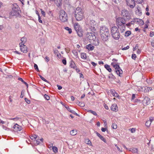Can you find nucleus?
<instances>
[{"label": "nucleus", "mask_w": 154, "mask_h": 154, "mask_svg": "<svg viewBox=\"0 0 154 154\" xmlns=\"http://www.w3.org/2000/svg\"><path fill=\"white\" fill-rule=\"evenodd\" d=\"M12 9L10 15L12 16L17 15L19 14V7L16 3H14L12 5Z\"/></svg>", "instance_id": "nucleus-4"}, {"label": "nucleus", "mask_w": 154, "mask_h": 154, "mask_svg": "<svg viewBox=\"0 0 154 154\" xmlns=\"http://www.w3.org/2000/svg\"><path fill=\"white\" fill-rule=\"evenodd\" d=\"M152 89V88L151 87H146L145 88L144 91L145 92H147L151 91Z\"/></svg>", "instance_id": "nucleus-28"}, {"label": "nucleus", "mask_w": 154, "mask_h": 154, "mask_svg": "<svg viewBox=\"0 0 154 154\" xmlns=\"http://www.w3.org/2000/svg\"><path fill=\"white\" fill-rule=\"evenodd\" d=\"M106 129L104 128H101V131L103 132H105L106 131Z\"/></svg>", "instance_id": "nucleus-60"}, {"label": "nucleus", "mask_w": 154, "mask_h": 154, "mask_svg": "<svg viewBox=\"0 0 154 154\" xmlns=\"http://www.w3.org/2000/svg\"><path fill=\"white\" fill-rule=\"evenodd\" d=\"M79 102V105L81 107H83L85 106V103L84 102Z\"/></svg>", "instance_id": "nucleus-38"}, {"label": "nucleus", "mask_w": 154, "mask_h": 154, "mask_svg": "<svg viewBox=\"0 0 154 154\" xmlns=\"http://www.w3.org/2000/svg\"><path fill=\"white\" fill-rule=\"evenodd\" d=\"M74 14L76 20L77 21H82L85 18L84 12L80 7H77L76 8Z\"/></svg>", "instance_id": "nucleus-1"}, {"label": "nucleus", "mask_w": 154, "mask_h": 154, "mask_svg": "<svg viewBox=\"0 0 154 154\" xmlns=\"http://www.w3.org/2000/svg\"><path fill=\"white\" fill-rule=\"evenodd\" d=\"M14 131L15 132L20 131L22 129L21 126L17 124H15L13 126Z\"/></svg>", "instance_id": "nucleus-12"}, {"label": "nucleus", "mask_w": 154, "mask_h": 154, "mask_svg": "<svg viewBox=\"0 0 154 154\" xmlns=\"http://www.w3.org/2000/svg\"><path fill=\"white\" fill-rule=\"evenodd\" d=\"M131 57L133 59L135 60L136 57V55L135 54H133L132 55Z\"/></svg>", "instance_id": "nucleus-48"}, {"label": "nucleus", "mask_w": 154, "mask_h": 154, "mask_svg": "<svg viewBox=\"0 0 154 154\" xmlns=\"http://www.w3.org/2000/svg\"><path fill=\"white\" fill-rule=\"evenodd\" d=\"M116 63L113 62L111 63V65L115 68L117 74L119 76L121 77L122 75L123 71L119 66Z\"/></svg>", "instance_id": "nucleus-5"}, {"label": "nucleus", "mask_w": 154, "mask_h": 154, "mask_svg": "<svg viewBox=\"0 0 154 154\" xmlns=\"http://www.w3.org/2000/svg\"><path fill=\"white\" fill-rule=\"evenodd\" d=\"M151 123L150 121L148 120L146 122L145 125L146 126L149 127L150 126Z\"/></svg>", "instance_id": "nucleus-36"}, {"label": "nucleus", "mask_w": 154, "mask_h": 154, "mask_svg": "<svg viewBox=\"0 0 154 154\" xmlns=\"http://www.w3.org/2000/svg\"><path fill=\"white\" fill-rule=\"evenodd\" d=\"M112 127L113 129H116L117 128V125L115 123H113L112 125Z\"/></svg>", "instance_id": "nucleus-37"}, {"label": "nucleus", "mask_w": 154, "mask_h": 154, "mask_svg": "<svg viewBox=\"0 0 154 154\" xmlns=\"http://www.w3.org/2000/svg\"><path fill=\"white\" fill-rule=\"evenodd\" d=\"M81 57L82 58L86 60L87 59V57L86 54L84 53H81Z\"/></svg>", "instance_id": "nucleus-27"}, {"label": "nucleus", "mask_w": 154, "mask_h": 154, "mask_svg": "<svg viewBox=\"0 0 154 154\" xmlns=\"http://www.w3.org/2000/svg\"><path fill=\"white\" fill-rule=\"evenodd\" d=\"M116 22L117 24L119 26H122L125 23V20L121 17L117 18L116 19Z\"/></svg>", "instance_id": "nucleus-9"}, {"label": "nucleus", "mask_w": 154, "mask_h": 154, "mask_svg": "<svg viewBox=\"0 0 154 154\" xmlns=\"http://www.w3.org/2000/svg\"><path fill=\"white\" fill-rule=\"evenodd\" d=\"M66 108L67 109V110L73 114H76V115H77V114L74 111L71 109L68 106H66Z\"/></svg>", "instance_id": "nucleus-25"}, {"label": "nucleus", "mask_w": 154, "mask_h": 154, "mask_svg": "<svg viewBox=\"0 0 154 154\" xmlns=\"http://www.w3.org/2000/svg\"><path fill=\"white\" fill-rule=\"evenodd\" d=\"M21 42L20 43H22L23 44H24L26 42L27 39L25 37H23L21 39Z\"/></svg>", "instance_id": "nucleus-29"}, {"label": "nucleus", "mask_w": 154, "mask_h": 154, "mask_svg": "<svg viewBox=\"0 0 154 154\" xmlns=\"http://www.w3.org/2000/svg\"><path fill=\"white\" fill-rule=\"evenodd\" d=\"M57 86L58 87V89L59 90H61L62 88V87L59 85H57Z\"/></svg>", "instance_id": "nucleus-58"}, {"label": "nucleus", "mask_w": 154, "mask_h": 154, "mask_svg": "<svg viewBox=\"0 0 154 154\" xmlns=\"http://www.w3.org/2000/svg\"><path fill=\"white\" fill-rule=\"evenodd\" d=\"M52 149L54 152L57 153L58 152V149L57 147L55 146H53Z\"/></svg>", "instance_id": "nucleus-32"}, {"label": "nucleus", "mask_w": 154, "mask_h": 154, "mask_svg": "<svg viewBox=\"0 0 154 154\" xmlns=\"http://www.w3.org/2000/svg\"><path fill=\"white\" fill-rule=\"evenodd\" d=\"M69 66L71 68L73 69H75L76 67L75 63L73 61H71Z\"/></svg>", "instance_id": "nucleus-24"}, {"label": "nucleus", "mask_w": 154, "mask_h": 154, "mask_svg": "<svg viewBox=\"0 0 154 154\" xmlns=\"http://www.w3.org/2000/svg\"><path fill=\"white\" fill-rule=\"evenodd\" d=\"M127 5L131 8H133L135 6V3L134 0H126Z\"/></svg>", "instance_id": "nucleus-11"}, {"label": "nucleus", "mask_w": 154, "mask_h": 154, "mask_svg": "<svg viewBox=\"0 0 154 154\" xmlns=\"http://www.w3.org/2000/svg\"><path fill=\"white\" fill-rule=\"evenodd\" d=\"M39 76L40 78L43 81L46 82L48 83H49V82L46 80L45 79L44 77H43L41 75H39Z\"/></svg>", "instance_id": "nucleus-40"}, {"label": "nucleus", "mask_w": 154, "mask_h": 154, "mask_svg": "<svg viewBox=\"0 0 154 154\" xmlns=\"http://www.w3.org/2000/svg\"><path fill=\"white\" fill-rule=\"evenodd\" d=\"M86 37L88 39L90 42L94 41L96 38V36L95 35L91 32H88L86 35Z\"/></svg>", "instance_id": "nucleus-8"}, {"label": "nucleus", "mask_w": 154, "mask_h": 154, "mask_svg": "<svg viewBox=\"0 0 154 154\" xmlns=\"http://www.w3.org/2000/svg\"><path fill=\"white\" fill-rule=\"evenodd\" d=\"M111 109L113 111L116 112L118 111V109L117 105L116 104H112L111 106Z\"/></svg>", "instance_id": "nucleus-14"}, {"label": "nucleus", "mask_w": 154, "mask_h": 154, "mask_svg": "<svg viewBox=\"0 0 154 154\" xmlns=\"http://www.w3.org/2000/svg\"><path fill=\"white\" fill-rule=\"evenodd\" d=\"M77 131L76 129H74L72 130L70 132V134L72 135H75L77 134Z\"/></svg>", "instance_id": "nucleus-26"}, {"label": "nucleus", "mask_w": 154, "mask_h": 154, "mask_svg": "<svg viewBox=\"0 0 154 154\" xmlns=\"http://www.w3.org/2000/svg\"><path fill=\"white\" fill-rule=\"evenodd\" d=\"M53 51H54V53L56 55L57 54H59V51H58V50H56V49L54 50Z\"/></svg>", "instance_id": "nucleus-49"}, {"label": "nucleus", "mask_w": 154, "mask_h": 154, "mask_svg": "<svg viewBox=\"0 0 154 154\" xmlns=\"http://www.w3.org/2000/svg\"><path fill=\"white\" fill-rule=\"evenodd\" d=\"M34 68L36 71H37L38 72H39V71L38 68V66L35 63L34 64Z\"/></svg>", "instance_id": "nucleus-42"}, {"label": "nucleus", "mask_w": 154, "mask_h": 154, "mask_svg": "<svg viewBox=\"0 0 154 154\" xmlns=\"http://www.w3.org/2000/svg\"><path fill=\"white\" fill-rule=\"evenodd\" d=\"M100 33L101 38L103 41H106L109 34V29L105 26H102L100 28Z\"/></svg>", "instance_id": "nucleus-2"}, {"label": "nucleus", "mask_w": 154, "mask_h": 154, "mask_svg": "<svg viewBox=\"0 0 154 154\" xmlns=\"http://www.w3.org/2000/svg\"><path fill=\"white\" fill-rule=\"evenodd\" d=\"M45 61L47 62H48V61H49L50 60L49 57H48V56H46L45 57Z\"/></svg>", "instance_id": "nucleus-50"}, {"label": "nucleus", "mask_w": 154, "mask_h": 154, "mask_svg": "<svg viewBox=\"0 0 154 154\" xmlns=\"http://www.w3.org/2000/svg\"><path fill=\"white\" fill-rule=\"evenodd\" d=\"M96 25L95 21L94 20H91L90 22V25L91 28L94 29L95 26Z\"/></svg>", "instance_id": "nucleus-20"}, {"label": "nucleus", "mask_w": 154, "mask_h": 154, "mask_svg": "<svg viewBox=\"0 0 154 154\" xmlns=\"http://www.w3.org/2000/svg\"><path fill=\"white\" fill-rule=\"evenodd\" d=\"M129 48V46H127V47L122 48V50H126L128 49Z\"/></svg>", "instance_id": "nucleus-54"}, {"label": "nucleus", "mask_w": 154, "mask_h": 154, "mask_svg": "<svg viewBox=\"0 0 154 154\" xmlns=\"http://www.w3.org/2000/svg\"><path fill=\"white\" fill-rule=\"evenodd\" d=\"M64 28L66 30L68 31V32L69 34H71L72 32V29L71 28H69V27H65Z\"/></svg>", "instance_id": "nucleus-31"}, {"label": "nucleus", "mask_w": 154, "mask_h": 154, "mask_svg": "<svg viewBox=\"0 0 154 154\" xmlns=\"http://www.w3.org/2000/svg\"><path fill=\"white\" fill-rule=\"evenodd\" d=\"M59 19L63 22H65L67 20V15L63 10L60 11Z\"/></svg>", "instance_id": "nucleus-6"}, {"label": "nucleus", "mask_w": 154, "mask_h": 154, "mask_svg": "<svg viewBox=\"0 0 154 154\" xmlns=\"http://www.w3.org/2000/svg\"><path fill=\"white\" fill-rule=\"evenodd\" d=\"M154 35V32H153L151 31L150 33V36L151 37H153Z\"/></svg>", "instance_id": "nucleus-52"}, {"label": "nucleus", "mask_w": 154, "mask_h": 154, "mask_svg": "<svg viewBox=\"0 0 154 154\" xmlns=\"http://www.w3.org/2000/svg\"><path fill=\"white\" fill-rule=\"evenodd\" d=\"M79 37H82L83 36V32L82 29L76 31Z\"/></svg>", "instance_id": "nucleus-18"}, {"label": "nucleus", "mask_w": 154, "mask_h": 154, "mask_svg": "<svg viewBox=\"0 0 154 154\" xmlns=\"http://www.w3.org/2000/svg\"><path fill=\"white\" fill-rule=\"evenodd\" d=\"M149 121H150V122L151 123L152 121L154 120V118L152 117H150L149 118Z\"/></svg>", "instance_id": "nucleus-57"}, {"label": "nucleus", "mask_w": 154, "mask_h": 154, "mask_svg": "<svg viewBox=\"0 0 154 154\" xmlns=\"http://www.w3.org/2000/svg\"><path fill=\"white\" fill-rule=\"evenodd\" d=\"M87 112H90L93 115H94V116L97 115V114L96 112L95 111H93L92 110H88L87 111Z\"/></svg>", "instance_id": "nucleus-33"}, {"label": "nucleus", "mask_w": 154, "mask_h": 154, "mask_svg": "<svg viewBox=\"0 0 154 154\" xmlns=\"http://www.w3.org/2000/svg\"><path fill=\"white\" fill-rule=\"evenodd\" d=\"M62 63H63L65 65H66V60H62Z\"/></svg>", "instance_id": "nucleus-55"}, {"label": "nucleus", "mask_w": 154, "mask_h": 154, "mask_svg": "<svg viewBox=\"0 0 154 154\" xmlns=\"http://www.w3.org/2000/svg\"><path fill=\"white\" fill-rule=\"evenodd\" d=\"M72 53L74 54L76 56H78V53L75 51H72Z\"/></svg>", "instance_id": "nucleus-56"}, {"label": "nucleus", "mask_w": 154, "mask_h": 154, "mask_svg": "<svg viewBox=\"0 0 154 154\" xmlns=\"http://www.w3.org/2000/svg\"><path fill=\"white\" fill-rule=\"evenodd\" d=\"M40 143V140L38 139L37 140H36V144L37 145H38Z\"/></svg>", "instance_id": "nucleus-62"}, {"label": "nucleus", "mask_w": 154, "mask_h": 154, "mask_svg": "<svg viewBox=\"0 0 154 154\" xmlns=\"http://www.w3.org/2000/svg\"><path fill=\"white\" fill-rule=\"evenodd\" d=\"M121 15L124 18L127 20L130 19V16L128 11L126 10H123L122 11Z\"/></svg>", "instance_id": "nucleus-7"}, {"label": "nucleus", "mask_w": 154, "mask_h": 154, "mask_svg": "<svg viewBox=\"0 0 154 154\" xmlns=\"http://www.w3.org/2000/svg\"><path fill=\"white\" fill-rule=\"evenodd\" d=\"M97 135L98 136L99 138L104 143H106V139L102 135H101L99 133L97 132H95Z\"/></svg>", "instance_id": "nucleus-15"}, {"label": "nucleus", "mask_w": 154, "mask_h": 154, "mask_svg": "<svg viewBox=\"0 0 154 154\" xmlns=\"http://www.w3.org/2000/svg\"><path fill=\"white\" fill-rule=\"evenodd\" d=\"M111 34L114 39L118 40L120 37V34L118 29L116 26L112 27L111 29Z\"/></svg>", "instance_id": "nucleus-3"}, {"label": "nucleus", "mask_w": 154, "mask_h": 154, "mask_svg": "<svg viewBox=\"0 0 154 154\" xmlns=\"http://www.w3.org/2000/svg\"><path fill=\"white\" fill-rule=\"evenodd\" d=\"M94 47L92 45L89 44L86 45V48L89 51H92L94 49Z\"/></svg>", "instance_id": "nucleus-21"}, {"label": "nucleus", "mask_w": 154, "mask_h": 154, "mask_svg": "<svg viewBox=\"0 0 154 154\" xmlns=\"http://www.w3.org/2000/svg\"><path fill=\"white\" fill-rule=\"evenodd\" d=\"M11 120H12L15 121H18L20 119V118H11L10 119Z\"/></svg>", "instance_id": "nucleus-51"}, {"label": "nucleus", "mask_w": 154, "mask_h": 154, "mask_svg": "<svg viewBox=\"0 0 154 154\" xmlns=\"http://www.w3.org/2000/svg\"><path fill=\"white\" fill-rule=\"evenodd\" d=\"M91 63L94 66H96L97 65V64L93 62H91Z\"/></svg>", "instance_id": "nucleus-61"}, {"label": "nucleus", "mask_w": 154, "mask_h": 154, "mask_svg": "<svg viewBox=\"0 0 154 154\" xmlns=\"http://www.w3.org/2000/svg\"><path fill=\"white\" fill-rule=\"evenodd\" d=\"M141 52V50L138 49L137 51V53L138 54H140Z\"/></svg>", "instance_id": "nucleus-64"}, {"label": "nucleus", "mask_w": 154, "mask_h": 154, "mask_svg": "<svg viewBox=\"0 0 154 154\" xmlns=\"http://www.w3.org/2000/svg\"><path fill=\"white\" fill-rule=\"evenodd\" d=\"M122 0H112V1L116 4H119Z\"/></svg>", "instance_id": "nucleus-39"}, {"label": "nucleus", "mask_w": 154, "mask_h": 154, "mask_svg": "<svg viewBox=\"0 0 154 154\" xmlns=\"http://www.w3.org/2000/svg\"><path fill=\"white\" fill-rule=\"evenodd\" d=\"M85 142L88 144H91V142L90 140L89 139H87L86 140Z\"/></svg>", "instance_id": "nucleus-45"}, {"label": "nucleus", "mask_w": 154, "mask_h": 154, "mask_svg": "<svg viewBox=\"0 0 154 154\" xmlns=\"http://www.w3.org/2000/svg\"><path fill=\"white\" fill-rule=\"evenodd\" d=\"M129 151H131L133 153H137V149L135 148H130L128 149Z\"/></svg>", "instance_id": "nucleus-22"}, {"label": "nucleus", "mask_w": 154, "mask_h": 154, "mask_svg": "<svg viewBox=\"0 0 154 154\" xmlns=\"http://www.w3.org/2000/svg\"><path fill=\"white\" fill-rule=\"evenodd\" d=\"M111 93L112 95L115 97H118L119 98L120 96L117 93L116 91L114 90H111Z\"/></svg>", "instance_id": "nucleus-17"}, {"label": "nucleus", "mask_w": 154, "mask_h": 154, "mask_svg": "<svg viewBox=\"0 0 154 154\" xmlns=\"http://www.w3.org/2000/svg\"><path fill=\"white\" fill-rule=\"evenodd\" d=\"M131 33L130 31H126L125 33V36L126 37H128L131 34Z\"/></svg>", "instance_id": "nucleus-34"}, {"label": "nucleus", "mask_w": 154, "mask_h": 154, "mask_svg": "<svg viewBox=\"0 0 154 154\" xmlns=\"http://www.w3.org/2000/svg\"><path fill=\"white\" fill-rule=\"evenodd\" d=\"M143 102L144 105H148L150 103V99L148 97H145L143 100Z\"/></svg>", "instance_id": "nucleus-13"}, {"label": "nucleus", "mask_w": 154, "mask_h": 154, "mask_svg": "<svg viewBox=\"0 0 154 154\" xmlns=\"http://www.w3.org/2000/svg\"><path fill=\"white\" fill-rule=\"evenodd\" d=\"M131 133H134L135 132V130L134 128H132L131 129Z\"/></svg>", "instance_id": "nucleus-63"}, {"label": "nucleus", "mask_w": 154, "mask_h": 154, "mask_svg": "<svg viewBox=\"0 0 154 154\" xmlns=\"http://www.w3.org/2000/svg\"><path fill=\"white\" fill-rule=\"evenodd\" d=\"M74 28L76 31L82 29L78 23H75L74 24Z\"/></svg>", "instance_id": "nucleus-16"}, {"label": "nucleus", "mask_w": 154, "mask_h": 154, "mask_svg": "<svg viewBox=\"0 0 154 154\" xmlns=\"http://www.w3.org/2000/svg\"><path fill=\"white\" fill-rule=\"evenodd\" d=\"M40 10L41 11V13L43 15L44 17H45V13L44 11H43V10L42 9H41Z\"/></svg>", "instance_id": "nucleus-47"}, {"label": "nucleus", "mask_w": 154, "mask_h": 154, "mask_svg": "<svg viewBox=\"0 0 154 154\" xmlns=\"http://www.w3.org/2000/svg\"><path fill=\"white\" fill-rule=\"evenodd\" d=\"M51 1L54 2V3L58 6L61 3L62 0H50Z\"/></svg>", "instance_id": "nucleus-23"}, {"label": "nucleus", "mask_w": 154, "mask_h": 154, "mask_svg": "<svg viewBox=\"0 0 154 154\" xmlns=\"http://www.w3.org/2000/svg\"><path fill=\"white\" fill-rule=\"evenodd\" d=\"M37 138V136L36 135L34 134L31 136L30 137V138L32 140H35Z\"/></svg>", "instance_id": "nucleus-35"}, {"label": "nucleus", "mask_w": 154, "mask_h": 154, "mask_svg": "<svg viewBox=\"0 0 154 154\" xmlns=\"http://www.w3.org/2000/svg\"><path fill=\"white\" fill-rule=\"evenodd\" d=\"M25 101L27 103H30V101L27 98H25Z\"/></svg>", "instance_id": "nucleus-53"}, {"label": "nucleus", "mask_w": 154, "mask_h": 154, "mask_svg": "<svg viewBox=\"0 0 154 154\" xmlns=\"http://www.w3.org/2000/svg\"><path fill=\"white\" fill-rule=\"evenodd\" d=\"M37 14L38 16V20L39 22V23H42V20H41V17H40L39 14Z\"/></svg>", "instance_id": "nucleus-43"}, {"label": "nucleus", "mask_w": 154, "mask_h": 154, "mask_svg": "<svg viewBox=\"0 0 154 154\" xmlns=\"http://www.w3.org/2000/svg\"><path fill=\"white\" fill-rule=\"evenodd\" d=\"M144 23V22L142 20L137 18L136 23L139 25L140 26H141L143 25Z\"/></svg>", "instance_id": "nucleus-19"}, {"label": "nucleus", "mask_w": 154, "mask_h": 154, "mask_svg": "<svg viewBox=\"0 0 154 154\" xmlns=\"http://www.w3.org/2000/svg\"><path fill=\"white\" fill-rule=\"evenodd\" d=\"M44 97L47 100H48L50 99V97L48 95L46 94L44 95Z\"/></svg>", "instance_id": "nucleus-44"}, {"label": "nucleus", "mask_w": 154, "mask_h": 154, "mask_svg": "<svg viewBox=\"0 0 154 154\" xmlns=\"http://www.w3.org/2000/svg\"><path fill=\"white\" fill-rule=\"evenodd\" d=\"M108 77L109 79H114L115 76L112 74H110L109 75Z\"/></svg>", "instance_id": "nucleus-41"}, {"label": "nucleus", "mask_w": 154, "mask_h": 154, "mask_svg": "<svg viewBox=\"0 0 154 154\" xmlns=\"http://www.w3.org/2000/svg\"><path fill=\"white\" fill-rule=\"evenodd\" d=\"M105 68L109 72L112 71L111 69L110 68V66L106 64L105 65Z\"/></svg>", "instance_id": "nucleus-30"}, {"label": "nucleus", "mask_w": 154, "mask_h": 154, "mask_svg": "<svg viewBox=\"0 0 154 154\" xmlns=\"http://www.w3.org/2000/svg\"><path fill=\"white\" fill-rule=\"evenodd\" d=\"M104 106L106 109H109V107L106 104H104Z\"/></svg>", "instance_id": "nucleus-59"}, {"label": "nucleus", "mask_w": 154, "mask_h": 154, "mask_svg": "<svg viewBox=\"0 0 154 154\" xmlns=\"http://www.w3.org/2000/svg\"><path fill=\"white\" fill-rule=\"evenodd\" d=\"M20 47L21 51L25 53L27 52V48L26 45L22 43H20Z\"/></svg>", "instance_id": "nucleus-10"}, {"label": "nucleus", "mask_w": 154, "mask_h": 154, "mask_svg": "<svg viewBox=\"0 0 154 154\" xmlns=\"http://www.w3.org/2000/svg\"><path fill=\"white\" fill-rule=\"evenodd\" d=\"M115 145L119 151L120 152H122V149H121L116 144H115Z\"/></svg>", "instance_id": "nucleus-46"}]
</instances>
